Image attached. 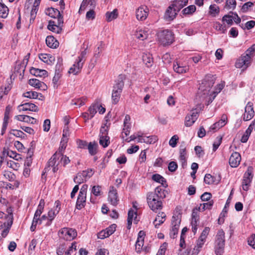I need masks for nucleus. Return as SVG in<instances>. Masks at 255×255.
<instances>
[{
    "label": "nucleus",
    "instance_id": "0eeeda50",
    "mask_svg": "<svg viewBox=\"0 0 255 255\" xmlns=\"http://www.w3.org/2000/svg\"><path fill=\"white\" fill-rule=\"evenodd\" d=\"M63 24V18H58L56 20V21L50 20L47 28L49 30L59 34L62 31Z\"/></svg>",
    "mask_w": 255,
    "mask_h": 255
},
{
    "label": "nucleus",
    "instance_id": "6e6d98bb",
    "mask_svg": "<svg viewBox=\"0 0 255 255\" xmlns=\"http://www.w3.org/2000/svg\"><path fill=\"white\" fill-rule=\"evenodd\" d=\"M101 187L99 185L94 186L91 190V193L95 196H99L101 194Z\"/></svg>",
    "mask_w": 255,
    "mask_h": 255
},
{
    "label": "nucleus",
    "instance_id": "49530a36",
    "mask_svg": "<svg viewBox=\"0 0 255 255\" xmlns=\"http://www.w3.org/2000/svg\"><path fill=\"white\" fill-rule=\"evenodd\" d=\"M94 173V172L92 169H88L87 170L83 171L80 173L83 178H85L86 181L93 175Z\"/></svg>",
    "mask_w": 255,
    "mask_h": 255
},
{
    "label": "nucleus",
    "instance_id": "2eb2a0df",
    "mask_svg": "<svg viewBox=\"0 0 255 255\" xmlns=\"http://www.w3.org/2000/svg\"><path fill=\"white\" fill-rule=\"evenodd\" d=\"M108 201L113 206H116L119 202V199L117 190L114 187H110L108 195Z\"/></svg>",
    "mask_w": 255,
    "mask_h": 255
},
{
    "label": "nucleus",
    "instance_id": "4c0bfd02",
    "mask_svg": "<svg viewBox=\"0 0 255 255\" xmlns=\"http://www.w3.org/2000/svg\"><path fill=\"white\" fill-rule=\"evenodd\" d=\"M8 8L3 3H0V17L5 18L7 16Z\"/></svg>",
    "mask_w": 255,
    "mask_h": 255
},
{
    "label": "nucleus",
    "instance_id": "e433bc0d",
    "mask_svg": "<svg viewBox=\"0 0 255 255\" xmlns=\"http://www.w3.org/2000/svg\"><path fill=\"white\" fill-rule=\"evenodd\" d=\"M196 9V7L194 5H190L187 7L184 8L182 10V13L183 15L192 14Z\"/></svg>",
    "mask_w": 255,
    "mask_h": 255
},
{
    "label": "nucleus",
    "instance_id": "c9c22d12",
    "mask_svg": "<svg viewBox=\"0 0 255 255\" xmlns=\"http://www.w3.org/2000/svg\"><path fill=\"white\" fill-rule=\"evenodd\" d=\"M118 15V10L115 9L112 12H107L106 14V19L108 21L110 22L113 19H116Z\"/></svg>",
    "mask_w": 255,
    "mask_h": 255
},
{
    "label": "nucleus",
    "instance_id": "ea45409f",
    "mask_svg": "<svg viewBox=\"0 0 255 255\" xmlns=\"http://www.w3.org/2000/svg\"><path fill=\"white\" fill-rule=\"evenodd\" d=\"M100 144L104 147H107L110 144V137L108 135L100 136Z\"/></svg>",
    "mask_w": 255,
    "mask_h": 255
},
{
    "label": "nucleus",
    "instance_id": "aec40b11",
    "mask_svg": "<svg viewBox=\"0 0 255 255\" xmlns=\"http://www.w3.org/2000/svg\"><path fill=\"white\" fill-rule=\"evenodd\" d=\"M97 0H83L79 12H80L83 10H85L87 8L91 7V8H94L96 5Z\"/></svg>",
    "mask_w": 255,
    "mask_h": 255
},
{
    "label": "nucleus",
    "instance_id": "8fccbe9b",
    "mask_svg": "<svg viewBox=\"0 0 255 255\" xmlns=\"http://www.w3.org/2000/svg\"><path fill=\"white\" fill-rule=\"evenodd\" d=\"M255 51V44H253L250 48H249L246 51V52L243 54L246 56L250 57V60H251L252 57L253 56L254 53Z\"/></svg>",
    "mask_w": 255,
    "mask_h": 255
},
{
    "label": "nucleus",
    "instance_id": "4468645a",
    "mask_svg": "<svg viewBox=\"0 0 255 255\" xmlns=\"http://www.w3.org/2000/svg\"><path fill=\"white\" fill-rule=\"evenodd\" d=\"M177 10H176L173 6L171 4L167 8L164 15V18L167 21H171L173 20L177 14Z\"/></svg>",
    "mask_w": 255,
    "mask_h": 255
},
{
    "label": "nucleus",
    "instance_id": "1a4fd4ad",
    "mask_svg": "<svg viewBox=\"0 0 255 255\" xmlns=\"http://www.w3.org/2000/svg\"><path fill=\"white\" fill-rule=\"evenodd\" d=\"M59 235L66 240H73L77 236L76 230L72 228H64L60 231Z\"/></svg>",
    "mask_w": 255,
    "mask_h": 255
},
{
    "label": "nucleus",
    "instance_id": "bb28decb",
    "mask_svg": "<svg viewBox=\"0 0 255 255\" xmlns=\"http://www.w3.org/2000/svg\"><path fill=\"white\" fill-rule=\"evenodd\" d=\"M46 14L51 17H53L57 19H58V18H63L59 10L53 7L48 8L46 11Z\"/></svg>",
    "mask_w": 255,
    "mask_h": 255
},
{
    "label": "nucleus",
    "instance_id": "f8f14e48",
    "mask_svg": "<svg viewBox=\"0 0 255 255\" xmlns=\"http://www.w3.org/2000/svg\"><path fill=\"white\" fill-rule=\"evenodd\" d=\"M251 61L250 57H247L242 54L237 60L235 66L237 68H244L246 69L250 65Z\"/></svg>",
    "mask_w": 255,
    "mask_h": 255
},
{
    "label": "nucleus",
    "instance_id": "c756f323",
    "mask_svg": "<svg viewBox=\"0 0 255 255\" xmlns=\"http://www.w3.org/2000/svg\"><path fill=\"white\" fill-rule=\"evenodd\" d=\"M179 159L180 162L182 163V166L186 164V147L184 145H181L180 146L179 149Z\"/></svg>",
    "mask_w": 255,
    "mask_h": 255
},
{
    "label": "nucleus",
    "instance_id": "a18cd8bd",
    "mask_svg": "<svg viewBox=\"0 0 255 255\" xmlns=\"http://www.w3.org/2000/svg\"><path fill=\"white\" fill-rule=\"evenodd\" d=\"M69 135L70 133L68 126H64L63 130V136L61 140L63 141L64 142H67Z\"/></svg>",
    "mask_w": 255,
    "mask_h": 255
},
{
    "label": "nucleus",
    "instance_id": "cd10ccee",
    "mask_svg": "<svg viewBox=\"0 0 255 255\" xmlns=\"http://www.w3.org/2000/svg\"><path fill=\"white\" fill-rule=\"evenodd\" d=\"M188 0H174L172 5L177 11L188 4Z\"/></svg>",
    "mask_w": 255,
    "mask_h": 255
},
{
    "label": "nucleus",
    "instance_id": "2f4dec72",
    "mask_svg": "<svg viewBox=\"0 0 255 255\" xmlns=\"http://www.w3.org/2000/svg\"><path fill=\"white\" fill-rule=\"evenodd\" d=\"M165 214L163 212L159 213L154 221V224L156 228H158L165 221Z\"/></svg>",
    "mask_w": 255,
    "mask_h": 255
},
{
    "label": "nucleus",
    "instance_id": "338daca9",
    "mask_svg": "<svg viewBox=\"0 0 255 255\" xmlns=\"http://www.w3.org/2000/svg\"><path fill=\"white\" fill-rule=\"evenodd\" d=\"M167 246L168 244L166 243H164L162 244L158 251L157 255H164L165 251L167 249Z\"/></svg>",
    "mask_w": 255,
    "mask_h": 255
},
{
    "label": "nucleus",
    "instance_id": "774afa93",
    "mask_svg": "<svg viewBox=\"0 0 255 255\" xmlns=\"http://www.w3.org/2000/svg\"><path fill=\"white\" fill-rule=\"evenodd\" d=\"M77 144L78 147L81 149H86L88 146L87 141L81 139L77 140Z\"/></svg>",
    "mask_w": 255,
    "mask_h": 255
},
{
    "label": "nucleus",
    "instance_id": "4be33fe9",
    "mask_svg": "<svg viewBox=\"0 0 255 255\" xmlns=\"http://www.w3.org/2000/svg\"><path fill=\"white\" fill-rule=\"evenodd\" d=\"M46 45L51 48H56L59 45V42L53 36L49 35L46 38Z\"/></svg>",
    "mask_w": 255,
    "mask_h": 255
},
{
    "label": "nucleus",
    "instance_id": "6ab92c4d",
    "mask_svg": "<svg viewBox=\"0 0 255 255\" xmlns=\"http://www.w3.org/2000/svg\"><path fill=\"white\" fill-rule=\"evenodd\" d=\"M17 108L19 112L25 111L37 112L38 111L37 107L34 104L30 103H25L24 104H21Z\"/></svg>",
    "mask_w": 255,
    "mask_h": 255
},
{
    "label": "nucleus",
    "instance_id": "69168bd1",
    "mask_svg": "<svg viewBox=\"0 0 255 255\" xmlns=\"http://www.w3.org/2000/svg\"><path fill=\"white\" fill-rule=\"evenodd\" d=\"M250 129H247L245 133L243 134V135L242 136V138L241 139V141L242 142L245 143L246 142L249 137L251 134V133L250 132Z\"/></svg>",
    "mask_w": 255,
    "mask_h": 255
},
{
    "label": "nucleus",
    "instance_id": "603ef678",
    "mask_svg": "<svg viewBox=\"0 0 255 255\" xmlns=\"http://www.w3.org/2000/svg\"><path fill=\"white\" fill-rule=\"evenodd\" d=\"M213 204V201L211 200L207 203L201 204L199 207H200V208H201L202 211H204L206 209H210L212 208Z\"/></svg>",
    "mask_w": 255,
    "mask_h": 255
},
{
    "label": "nucleus",
    "instance_id": "f3484780",
    "mask_svg": "<svg viewBox=\"0 0 255 255\" xmlns=\"http://www.w3.org/2000/svg\"><path fill=\"white\" fill-rule=\"evenodd\" d=\"M241 160V156L237 152H233L230 158L229 163L232 167H237L240 164Z\"/></svg>",
    "mask_w": 255,
    "mask_h": 255
},
{
    "label": "nucleus",
    "instance_id": "f704fd0d",
    "mask_svg": "<svg viewBox=\"0 0 255 255\" xmlns=\"http://www.w3.org/2000/svg\"><path fill=\"white\" fill-rule=\"evenodd\" d=\"M98 145L95 142H90L87 146L89 153L91 155H94L97 153V149Z\"/></svg>",
    "mask_w": 255,
    "mask_h": 255
},
{
    "label": "nucleus",
    "instance_id": "ddd939ff",
    "mask_svg": "<svg viewBox=\"0 0 255 255\" xmlns=\"http://www.w3.org/2000/svg\"><path fill=\"white\" fill-rule=\"evenodd\" d=\"M245 112L243 116V120L248 121L251 120L255 115V112L253 108V103L249 102L245 107Z\"/></svg>",
    "mask_w": 255,
    "mask_h": 255
},
{
    "label": "nucleus",
    "instance_id": "864d4df0",
    "mask_svg": "<svg viewBox=\"0 0 255 255\" xmlns=\"http://www.w3.org/2000/svg\"><path fill=\"white\" fill-rule=\"evenodd\" d=\"M233 16L230 15H224L222 20L223 22H226L229 26L232 25L233 23Z\"/></svg>",
    "mask_w": 255,
    "mask_h": 255
},
{
    "label": "nucleus",
    "instance_id": "9d476101",
    "mask_svg": "<svg viewBox=\"0 0 255 255\" xmlns=\"http://www.w3.org/2000/svg\"><path fill=\"white\" fill-rule=\"evenodd\" d=\"M200 110L198 109L193 110L191 112V114L186 117L185 125L186 127H190L195 123L198 117V113Z\"/></svg>",
    "mask_w": 255,
    "mask_h": 255
},
{
    "label": "nucleus",
    "instance_id": "4d7b16f0",
    "mask_svg": "<svg viewBox=\"0 0 255 255\" xmlns=\"http://www.w3.org/2000/svg\"><path fill=\"white\" fill-rule=\"evenodd\" d=\"M178 140H179V137H178V135L176 134L174 135L173 136H172V137L169 140V144L172 147H175L177 145V142Z\"/></svg>",
    "mask_w": 255,
    "mask_h": 255
},
{
    "label": "nucleus",
    "instance_id": "79ce46f5",
    "mask_svg": "<svg viewBox=\"0 0 255 255\" xmlns=\"http://www.w3.org/2000/svg\"><path fill=\"white\" fill-rule=\"evenodd\" d=\"M149 193H155L156 195L158 196V198L162 199L165 198V191L162 190L160 187H157L155 189V191L154 192H150Z\"/></svg>",
    "mask_w": 255,
    "mask_h": 255
},
{
    "label": "nucleus",
    "instance_id": "680f3d73",
    "mask_svg": "<svg viewBox=\"0 0 255 255\" xmlns=\"http://www.w3.org/2000/svg\"><path fill=\"white\" fill-rule=\"evenodd\" d=\"M109 130V127L107 126V123L102 126L100 129V136L108 135Z\"/></svg>",
    "mask_w": 255,
    "mask_h": 255
},
{
    "label": "nucleus",
    "instance_id": "e2e57ef3",
    "mask_svg": "<svg viewBox=\"0 0 255 255\" xmlns=\"http://www.w3.org/2000/svg\"><path fill=\"white\" fill-rule=\"evenodd\" d=\"M222 137L221 136H217L216 137V141L213 144V150L214 151H215L218 149L222 142Z\"/></svg>",
    "mask_w": 255,
    "mask_h": 255
},
{
    "label": "nucleus",
    "instance_id": "58836bf2",
    "mask_svg": "<svg viewBox=\"0 0 255 255\" xmlns=\"http://www.w3.org/2000/svg\"><path fill=\"white\" fill-rule=\"evenodd\" d=\"M142 60L147 67H150L151 66L153 62V59L149 54H144L142 56Z\"/></svg>",
    "mask_w": 255,
    "mask_h": 255
},
{
    "label": "nucleus",
    "instance_id": "7c9ffc66",
    "mask_svg": "<svg viewBox=\"0 0 255 255\" xmlns=\"http://www.w3.org/2000/svg\"><path fill=\"white\" fill-rule=\"evenodd\" d=\"M152 179L156 182L161 184V185L164 187H166L167 186L165 179L158 174H153L152 176Z\"/></svg>",
    "mask_w": 255,
    "mask_h": 255
},
{
    "label": "nucleus",
    "instance_id": "20e7f679",
    "mask_svg": "<svg viewBox=\"0 0 255 255\" xmlns=\"http://www.w3.org/2000/svg\"><path fill=\"white\" fill-rule=\"evenodd\" d=\"M147 201L150 208L154 212L161 209L162 203L160 199L155 193H148L147 195Z\"/></svg>",
    "mask_w": 255,
    "mask_h": 255
},
{
    "label": "nucleus",
    "instance_id": "f257e3e1",
    "mask_svg": "<svg viewBox=\"0 0 255 255\" xmlns=\"http://www.w3.org/2000/svg\"><path fill=\"white\" fill-rule=\"evenodd\" d=\"M214 84L213 79L211 80H205L200 85L198 92V96L202 100H205V104L209 105L211 103L217 94L223 89L224 84H220L218 85L216 91H211V89Z\"/></svg>",
    "mask_w": 255,
    "mask_h": 255
},
{
    "label": "nucleus",
    "instance_id": "72a5a7b5",
    "mask_svg": "<svg viewBox=\"0 0 255 255\" xmlns=\"http://www.w3.org/2000/svg\"><path fill=\"white\" fill-rule=\"evenodd\" d=\"M148 33L145 30H139L136 31L135 36L137 38L143 40L148 37Z\"/></svg>",
    "mask_w": 255,
    "mask_h": 255
},
{
    "label": "nucleus",
    "instance_id": "423d86ee",
    "mask_svg": "<svg viewBox=\"0 0 255 255\" xmlns=\"http://www.w3.org/2000/svg\"><path fill=\"white\" fill-rule=\"evenodd\" d=\"M86 50L87 48L81 52L80 56L78 57L75 63L73 65L72 67L70 68L69 70V73L76 75L80 72L85 61L84 57L87 53Z\"/></svg>",
    "mask_w": 255,
    "mask_h": 255
},
{
    "label": "nucleus",
    "instance_id": "13d9d810",
    "mask_svg": "<svg viewBox=\"0 0 255 255\" xmlns=\"http://www.w3.org/2000/svg\"><path fill=\"white\" fill-rule=\"evenodd\" d=\"M213 27L217 31H221L222 33H225V29H223L222 24L218 21L214 23Z\"/></svg>",
    "mask_w": 255,
    "mask_h": 255
},
{
    "label": "nucleus",
    "instance_id": "c03bdc74",
    "mask_svg": "<svg viewBox=\"0 0 255 255\" xmlns=\"http://www.w3.org/2000/svg\"><path fill=\"white\" fill-rule=\"evenodd\" d=\"M23 96L24 97L28 98L30 99H39L38 98L39 94L35 91H29L26 92L24 93H23Z\"/></svg>",
    "mask_w": 255,
    "mask_h": 255
},
{
    "label": "nucleus",
    "instance_id": "de8ad7c7",
    "mask_svg": "<svg viewBox=\"0 0 255 255\" xmlns=\"http://www.w3.org/2000/svg\"><path fill=\"white\" fill-rule=\"evenodd\" d=\"M85 99L84 98H78L75 99L71 101V104L72 105L78 106L81 107L85 104Z\"/></svg>",
    "mask_w": 255,
    "mask_h": 255
},
{
    "label": "nucleus",
    "instance_id": "bf43d9fd",
    "mask_svg": "<svg viewBox=\"0 0 255 255\" xmlns=\"http://www.w3.org/2000/svg\"><path fill=\"white\" fill-rule=\"evenodd\" d=\"M11 111V107L9 105L7 106L5 110L3 121L8 122L9 118V115Z\"/></svg>",
    "mask_w": 255,
    "mask_h": 255
},
{
    "label": "nucleus",
    "instance_id": "052dcab7",
    "mask_svg": "<svg viewBox=\"0 0 255 255\" xmlns=\"http://www.w3.org/2000/svg\"><path fill=\"white\" fill-rule=\"evenodd\" d=\"M116 227V224H113L105 230L109 237L115 232Z\"/></svg>",
    "mask_w": 255,
    "mask_h": 255
},
{
    "label": "nucleus",
    "instance_id": "5701e85b",
    "mask_svg": "<svg viewBox=\"0 0 255 255\" xmlns=\"http://www.w3.org/2000/svg\"><path fill=\"white\" fill-rule=\"evenodd\" d=\"M173 68L174 71L179 74L185 73L189 70L188 67L183 66L178 62L174 63Z\"/></svg>",
    "mask_w": 255,
    "mask_h": 255
},
{
    "label": "nucleus",
    "instance_id": "a19ab883",
    "mask_svg": "<svg viewBox=\"0 0 255 255\" xmlns=\"http://www.w3.org/2000/svg\"><path fill=\"white\" fill-rule=\"evenodd\" d=\"M3 175L5 178L7 179L9 181H15L16 178V176L13 173L7 170L3 171Z\"/></svg>",
    "mask_w": 255,
    "mask_h": 255
},
{
    "label": "nucleus",
    "instance_id": "09e8293b",
    "mask_svg": "<svg viewBox=\"0 0 255 255\" xmlns=\"http://www.w3.org/2000/svg\"><path fill=\"white\" fill-rule=\"evenodd\" d=\"M57 214L55 213L53 209L50 210L48 213V221L46 225L49 226L51 224L52 221L54 219Z\"/></svg>",
    "mask_w": 255,
    "mask_h": 255
},
{
    "label": "nucleus",
    "instance_id": "39448f33",
    "mask_svg": "<svg viewBox=\"0 0 255 255\" xmlns=\"http://www.w3.org/2000/svg\"><path fill=\"white\" fill-rule=\"evenodd\" d=\"M158 40L160 44L163 46L171 44L173 40V34L168 29L163 30L157 33Z\"/></svg>",
    "mask_w": 255,
    "mask_h": 255
},
{
    "label": "nucleus",
    "instance_id": "f03ea898",
    "mask_svg": "<svg viewBox=\"0 0 255 255\" xmlns=\"http://www.w3.org/2000/svg\"><path fill=\"white\" fill-rule=\"evenodd\" d=\"M125 78L126 77L124 75L121 74L115 82L112 93V103L114 104H117L119 101L124 87V80Z\"/></svg>",
    "mask_w": 255,
    "mask_h": 255
},
{
    "label": "nucleus",
    "instance_id": "a878e982",
    "mask_svg": "<svg viewBox=\"0 0 255 255\" xmlns=\"http://www.w3.org/2000/svg\"><path fill=\"white\" fill-rule=\"evenodd\" d=\"M39 58L41 61L49 65L52 64L55 60L54 56L47 54H40Z\"/></svg>",
    "mask_w": 255,
    "mask_h": 255
},
{
    "label": "nucleus",
    "instance_id": "7ed1b4c3",
    "mask_svg": "<svg viewBox=\"0 0 255 255\" xmlns=\"http://www.w3.org/2000/svg\"><path fill=\"white\" fill-rule=\"evenodd\" d=\"M225 233L223 230L218 231L215 242V253L216 255H222L224 252Z\"/></svg>",
    "mask_w": 255,
    "mask_h": 255
},
{
    "label": "nucleus",
    "instance_id": "dca6fc26",
    "mask_svg": "<svg viewBox=\"0 0 255 255\" xmlns=\"http://www.w3.org/2000/svg\"><path fill=\"white\" fill-rule=\"evenodd\" d=\"M59 156L61 155L58 154V152L55 153L48 162V167L51 166L52 167L53 172H56L58 169V166L60 162L57 160H59Z\"/></svg>",
    "mask_w": 255,
    "mask_h": 255
},
{
    "label": "nucleus",
    "instance_id": "3c124183",
    "mask_svg": "<svg viewBox=\"0 0 255 255\" xmlns=\"http://www.w3.org/2000/svg\"><path fill=\"white\" fill-rule=\"evenodd\" d=\"M215 177L210 174H206L204 177V182L206 184L210 185L214 183Z\"/></svg>",
    "mask_w": 255,
    "mask_h": 255
},
{
    "label": "nucleus",
    "instance_id": "9b49d317",
    "mask_svg": "<svg viewBox=\"0 0 255 255\" xmlns=\"http://www.w3.org/2000/svg\"><path fill=\"white\" fill-rule=\"evenodd\" d=\"M137 19L143 21L146 19L149 13V9L146 6H141L136 10Z\"/></svg>",
    "mask_w": 255,
    "mask_h": 255
},
{
    "label": "nucleus",
    "instance_id": "5fc2aeb1",
    "mask_svg": "<svg viewBox=\"0 0 255 255\" xmlns=\"http://www.w3.org/2000/svg\"><path fill=\"white\" fill-rule=\"evenodd\" d=\"M61 156H59V159H60L59 162H61L63 163V166H65L66 164L70 162V159L68 157H67L66 155H64L63 153L58 152Z\"/></svg>",
    "mask_w": 255,
    "mask_h": 255
},
{
    "label": "nucleus",
    "instance_id": "6e6552de",
    "mask_svg": "<svg viewBox=\"0 0 255 255\" xmlns=\"http://www.w3.org/2000/svg\"><path fill=\"white\" fill-rule=\"evenodd\" d=\"M181 222L180 216H173L171 221V229L170 232V237L174 239L178 232V229Z\"/></svg>",
    "mask_w": 255,
    "mask_h": 255
},
{
    "label": "nucleus",
    "instance_id": "c85d7f7f",
    "mask_svg": "<svg viewBox=\"0 0 255 255\" xmlns=\"http://www.w3.org/2000/svg\"><path fill=\"white\" fill-rule=\"evenodd\" d=\"M31 74L36 77H46L47 76V72L45 70L39 69L35 68H31L30 70Z\"/></svg>",
    "mask_w": 255,
    "mask_h": 255
},
{
    "label": "nucleus",
    "instance_id": "473e14b6",
    "mask_svg": "<svg viewBox=\"0 0 255 255\" xmlns=\"http://www.w3.org/2000/svg\"><path fill=\"white\" fill-rule=\"evenodd\" d=\"M220 12L219 7L215 4L210 5L209 7V13L212 17H216Z\"/></svg>",
    "mask_w": 255,
    "mask_h": 255
},
{
    "label": "nucleus",
    "instance_id": "37998d69",
    "mask_svg": "<svg viewBox=\"0 0 255 255\" xmlns=\"http://www.w3.org/2000/svg\"><path fill=\"white\" fill-rule=\"evenodd\" d=\"M99 108L98 104H92L88 109V113L90 115V116L92 118L94 117L95 115L97 113V109Z\"/></svg>",
    "mask_w": 255,
    "mask_h": 255
},
{
    "label": "nucleus",
    "instance_id": "0e129e2a",
    "mask_svg": "<svg viewBox=\"0 0 255 255\" xmlns=\"http://www.w3.org/2000/svg\"><path fill=\"white\" fill-rule=\"evenodd\" d=\"M76 243L74 242L71 244V246L69 247L68 250L65 252V255H71L74 251H76Z\"/></svg>",
    "mask_w": 255,
    "mask_h": 255
},
{
    "label": "nucleus",
    "instance_id": "412c9836",
    "mask_svg": "<svg viewBox=\"0 0 255 255\" xmlns=\"http://www.w3.org/2000/svg\"><path fill=\"white\" fill-rule=\"evenodd\" d=\"M28 83L30 86L35 88L41 89L44 90L47 89L46 85L37 79H31L29 80Z\"/></svg>",
    "mask_w": 255,
    "mask_h": 255
},
{
    "label": "nucleus",
    "instance_id": "393cba45",
    "mask_svg": "<svg viewBox=\"0 0 255 255\" xmlns=\"http://www.w3.org/2000/svg\"><path fill=\"white\" fill-rule=\"evenodd\" d=\"M86 195L79 194L76 202V208L81 210L84 208L86 204Z\"/></svg>",
    "mask_w": 255,
    "mask_h": 255
},
{
    "label": "nucleus",
    "instance_id": "b1692460",
    "mask_svg": "<svg viewBox=\"0 0 255 255\" xmlns=\"http://www.w3.org/2000/svg\"><path fill=\"white\" fill-rule=\"evenodd\" d=\"M137 218V214L136 212L130 209L128 211V226L127 228L128 229H130L131 228V225L132 224V221L133 219H134V221L135 223H137V220H136Z\"/></svg>",
    "mask_w": 255,
    "mask_h": 255
},
{
    "label": "nucleus",
    "instance_id": "a211bd4d",
    "mask_svg": "<svg viewBox=\"0 0 255 255\" xmlns=\"http://www.w3.org/2000/svg\"><path fill=\"white\" fill-rule=\"evenodd\" d=\"M63 70L62 64L59 62L56 65L55 75L53 78V83L55 87L57 85V83L62 76V71Z\"/></svg>",
    "mask_w": 255,
    "mask_h": 255
}]
</instances>
